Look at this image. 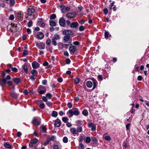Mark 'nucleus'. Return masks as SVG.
<instances>
[{"label": "nucleus", "mask_w": 149, "mask_h": 149, "mask_svg": "<svg viewBox=\"0 0 149 149\" xmlns=\"http://www.w3.org/2000/svg\"><path fill=\"white\" fill-rule=\"evenodd\" d=\"M41 128L42 131L44 132H45L46 131V129L45 127L44 126H41Z\"/></svg>", "instance_id": "obj_33"}, {"label": "nucleus", "mask_w": 149, "mask_h": 149, "mask_svg": "<svg viewBox=\"0 0 149 149\" xmlns=\"http://www.w3.org/2000/svg\"><path fill=\"white\" fill-rule=\"evenodd\" d=\"M71 132L73 134H77L78 133V131L75 128H72L70 130Z\"/></svg>", "instance_id": "obj_16"}, {"label": "nucleus", "mask_w": 149, "mask_h": 149, "mask_svg": "<svg viewBox=\"0 0 149 149\" xmlns=\"http://www.w3.org/2000/svg\"><path fill=\"white\" fill-rule=\"evenodd\" d=\"M70 10V8L68 7H65V12H68Z\"/></svg>", "instance_id": "obj_49"}, {"label": "nucleus", "mask_w": 149, "mask_h": 149, "mask_svg": "<svg viewBox=\"0 0 149 149\" xmlns=\"http://www.w3.org/2000/svg\"><path fill=\"white\" fill-rule=\"evenodd\" d=\"M35 10L34 8L30 7L29 8L28 10L27 14L29 16L31 15L32 14L35 12Z\"/></svg>", "instance_id": "obj_5"}, {"label": "nucleus", "mask_w": 149, "mask_h": 149, "mask_svg": "<svg viewBox=\"0 0 149 149\" xmlns=\"http://www.w3.org/2000/svg\"><path fill=\"white\" fill-rule=\"evenodd\" d=\"M82 128L81 127H77V131H78V132H81L82 131Z\"/></svg>", "instance_id": "obj_32"}, {"label": "nucleus", "mask_w": 149, "mask_h": 149, "mask_svg": "<svg viewBox=\"0 0 149 149\" xmlns=\"http://www.w3.org/2000/svg\"><path fill=\"white\" fill-rule=\"evenodd\" d=\"M85 138V137H84L83 136H80L79 137V142H81L83 141V140Z\"/></svg>", "instance_id": "obj_37"}, {"label": "nucleus", "mask_w": 149, "mask_h": 149, "mask_svg": "<svg viewBox=\"0 0 149 149\" xmlns=\"http://www.w3.org/2000/svg\"><path fill=\"white\" fill-rule=\"evenodd\" d=\"M10 2L11 5L12 6H13L14 4L15 3L14 0H10Z\"/></svg>", "instance_id": "obj_40"}, {"label": "nucleus", "mask_w": 149, "mask_h": 149, "mask_svg": "<svg viewBox=\"0 0 149 149\" xmlns=\"http://www.w3.org/2000/svg\"><path fill=\"white\" fill-rule=\"evenodd\" d=\"M79 26L78 23L77 22H72L70 24V27H71L77 28Z\"/></svg>", "instance_id": "obj_11"}, {"label": "nucleus", "mask_w": 149, "mask_h": 149, "mask_svg": "<svg viewBox=\"0 0 149 149\" xmlns=\"http://www.w3.org/2000/svg\"><path fill=\"white\" fill-rule=\"evenodd\" d=\"M67 33H68V34H67L68 36L72 35L73 34V32L70 30H68V31Z\"/></svg>", "instance_id": "obj_46"}, {"label": "nucleus", "mask_w": 149, "mask_h": 149, "mask_svg": "<svg viewBox=\"0 0 149 149\" xmlns=\"http://www.w3.org/2000/svg\"><path fill=\"white\" fill-rule=\"evenodd\" d=\"M61 124V121L59 119H57L55 120L54 123V125L55 126L58 127L60 126Z\"/></svg>", "instance_id": "obj_10"}, {"label": "nucleus", "mask_w": 149, "mask_h": 149, "mask_svg": "<svg viewBox=\"0 0 149 149\" xmlns=\"http://www.w3.org/2000/svg\"><path fill=\"white\" fill-rule=\"evenodd\" d=\"M36 46L40 49H44L45 48V45L43 44L42 42L38 43L37 42H36Z\"/></svg>", "instance_id": "obj_8"}, {"label": "nucleus", "mask_w": 149, "mask_h": 149, "mask_svg": "<svg viewBox=\"0 0 149 149\" xmlns=\"http://www.w3.org/2000/svg\"><path fill=\"white\" fill-rule=\"evenodd\" d=\"M96 130V126L95 125L91 127V130L93 131H95Z\"/></svg>", "instance_id": "obj_52"}, {"label": "nucleus", "mask_w": 149, "mask_h": 149, "mask_svg": "<svg viewBox=\"0 0 149 149\" xmlns=\"http://www.w3.org/2000/svg\"><path fill=\"white\" fill-rule=\"evenodd\" d=\"M91 139L92 141H93L95 143L96 141V139L94 137H91Z\"/></svg>", "instance_id": "obj_59"}, {"label": "nucleus", "mask_w": 149, "mask_h": 149, "mask_svg": "<svg viewBox=\"0 0 149 149\" xmlns=\"http://www.w3.org/2000/svg\"><path fill=\"white\" fill-rule=\"evenodd\" d=\"M33 24V22L32 21H29L27 23L28 26L29 27H30Z\"/></svg>", "instance_id": "obj_45"}, {"label": "nucleus", "mask_w": 149, "mask_h": 149, "mask_svg": "<svg viewBox=\"0 0 149 149\" xmlns=\"http://www.w3.org/2000/svg\"><path fill=\"white\" fill-rule=\"evenodd\" d=\"M70 62V60L69 58H67L66 60V63L67 64H69Z\"/></svg>", "instance_id": "obj_61"}, {"label": "nucleus", "mask_w": 149, "mask_h": 149, "mask_svg": "<svg viewBox=\"0 0 149 149\" xmlns=\"http://www.w3.org/2000/svg\"><path fill=\"white\" fill-rule=\"evenodd\" d=\"M61 38L60 36L56 33L54 34V36L52 38V44L54 46H56L57 45V43L56 40H59Z\"/></svg>", "instance_id": "obj_2"}, {"label": "nucleus", "mask_w": 149, "mask_h": 149, "mask_svg": "<svg viewBox=\"0 0 149 149\" xmlns=\"http://www.w3.org/2000/svg\"><path fill=\"white\" fill-rule=\"evenodd\" d=\"M70 39V37L69 36L66 35L64 37L63 40L65 41L69 40Z\"/></svg>", "instance_id": "obj_22"}, {"label": "nucleus", "mask_w": 149, "mask_h": 149, "mask_svg": "<svg viewBox=\"0 0 149 149\" xmlns=\"http://www.w3.org/2000/svg\"><path fill=\"white\" fill-rule=\"evenodd\" d=\"M28 54V51L27 50H25L24 51L23 53V55H27Z\"/></svg>", "instance_id": "obj_44"}, {"label": "nucleus", "mask_w": 149, "mask_h": 149, "mask_svg": "<svg viewBox=\"0 0 149 149\" xmlns=\"http://www.w3.org/2000/svg\"><path fill=\"white\" fill-rule=\"evenodd\" d=\"M39 107L41 109H43L44 108L45 104L43 103H42L39 105Z\"/></svg>", "instance_id": "obj_58"}, {"label": "nucleus", "mask_w": 149, "mask_h": 149, "mask_svg": "<svg viewBox=\"0 0 149 149\" xmlns=\"http://www.w3.org/2000/svg\"><path fill=\"white\" fill-rule=\"evenodd\" d=\"M63 141L64 143H67L68 142V138L66 136L64 137L63 138Z\"/></svg>", "instance_id": "obj_31"}, {"label": "nucleus", "mask_w": 149, "mask_h": 149, "mask_svg": "<svg viewBox=\"0 0 149 149\" xmlns=\"http://www.w3.org/2000/svg\"><path fill=\"white\" fill-rule=\"evenodd\" d=\"M98 79L99 81H102V75H100L97 76Z\"/></svg>", "instance_id": "obj_42"}, {"label": "nucleus", "mask_w": 149, "mask_h": 149, "mask_svg": "<svg viewBox=\"0 0 149 149\" xmlns=\"http://www.w3.org/2000/svg\"><path fill=\"white\" fill-rule=\"evenodd\" d=\"M4 145L5 147L7 148H11V146L7 143H4Z\"/></svg>", "instance_id": "obj_24"}, {"label": "nucleus", "mask_w": 149, "mask_h": 149, "mask_svg": "<svg viewBox=\"0 0 149 149\" xmlns=\"http://www.w3.org/2000/svg\"><path fill=\"white\" fill-rule=\"evenodd\" d=\"M79 29L80 31H83L84 30V27L83 26H81L79 27Z\"/></svg>", "instance_id": "obj_47"}, {"label": "nucleus", "mask_w": 149, "mask_h": 149, "mask_svg": "<svg viewBox=\"0 0 149 149\" xmlns=\"http://www.w3.org/2000/svg\"><path fill=\"white\" fill-rule=\"evenodd\" d=\"M13 81L15 84H18L21 82V79L20 78H15L13 79Z\"/></svg>", "instance_id": "obj_17"}, {"label": "nucleus", "mask_w": 149, "mask_h": 149, "mask_svg": "<svg viewBox=\"0 0 149 149\" xmlns=\"http://www.w3.org/2000/svg\"><path fill=\"white\" fill-rule=\"evenodd\" d=\"M50 141V140L49 139H48L47 140V141L44 143V145L45 146L48 144Z\"/></svg>", "instance_id": "obj_53"}, {"label": "nucleus", "mask_w": 149, "mask_h": 149, "mask_svg": "<svg viewBox=\"0 0 149 149\" xmlns=\"http://www.w3.org/2000/svg\"><path fill=\"white\" fill-rule=\"evenodd\" d=\"M58 115V113L57 111H53L52 112V116L53 117H56Z\"/></svg>", "instance_id": "obj_23"}, {"label": "nucleus", "mask_w": 149, "mask_h": 149, "mask_svg": "<svg viewBox=\"0 0 149 149\" xmlns=\"http://www.w3.org/2000/svg\"><path fill=\"white\" fill-rule=\"evenodd\" d=\"M32 123L34 125H40V122L38 120L36 117H34L32 120Z\"/></svg>", "instance_id": "obj_7"}, {"label": "nucleus", "mask_w": 149, "mask_h": 149, "mask_svg": "<svg viewBox=\"0 0 149 149\" xmlns=\"http://www.w3.org/2000/svg\"><path fill=\"white\" fill-rule=\"evenodd\" d=\"M49 24L51 26H53L56 25V23L54 21H49Z\"/></svg>", "instance_id": "obj_25"}, {"label": "nucleus", "mask_w": 149, "mask_h": 149, "mask_svg": "<svg viewBox=\"0 0 149 149\" xmlns=\"http://www.w3.org/2000/svg\"><path fill=\"white\" fill-rule=\"evenodd\" d=\"M6 79L5 78H3L0 80V85L2 86L5 84L6 82Z\"/></svg>", "instance_id": "obj_15"}, {"label": "nucleus", "mask_w": 149, "mask_h": 149, "mask_svg": "<svg viewBox=\"0 0 149 149\" xmlns=\"http://www.w3.org/2000/svg\"><path fill=\"white\" fill-rule=\"evenodd\" d=\"M73 111L72 110H70L68 111L69 114H70L69 115V117H72L73 115L75 116H78L79 114V112L78 109L74 108L72 109Z\"/></svg>", "instance_id": "obj_1"}, {"label": "nucleus", "mask_w": 149, "mask_h": 149, "mask_svg": "<svg viewBox=\"0 0 149 149\" xmlns=\"http://www.w3.org/2000/svg\"><path fill=\"white\" fill-rule=\"evenodd\" d=\"M67 106L69 108H71L72 107V104L71 103L68 102L67 104Z\"/></svg>", "instance_id": "obj_50"}, {"label": "nucleus", "mask_w": 149, "mask_h": 149, "mask_svg": "<svg viewBox=\"0 0 149 149\" xmlns=\"http://www.w3.org/2000/svg\"><path fill=\"white\" fill-rule=\"evenodd\" d=\"M37 38L39 39H42L44 37V35L41 32H38L36 34Z\"/></svg>", "instance_id": "obj_9"}, {"label": "nucleus", "mask_w": 149, "mask_h": 149, "mask_svg": "<svg viewBox=\"0 0 149 149\" xmlns=\"http://www.w3.org/2000/svg\"><path fill=\"white\" fill-rule=\"evenodd\" d=\"M58 81L59 82L61 83L63 81V79L61 77H58L57 79Z\"/></svg>", "instance_id": "obj_62"}, {"label": "nucleus", "mask_w": 149, "mask_h": 149, "mask_svg": "<svg viewBox=\"0 0 149 149\" xmlns=\"http://www.w3.org/2000/svg\"><path fill=\"white\" fill-rule=\"evenodd\" d=\"M79 79L78 78H76L74 79V83L75 84H77L79 83Z\"/></svg>", "instance_id": "obj_27"}, {"label": "nucleus", "mask_w": 149, "mask_h": 149, "mask_svg": "<svg viewBox=\"0 0 149 149\" xmlns=\"http://www.w3.org/2000/svg\"><path fill=\"white\" fill-rule=\"evenodd\" d=\"M103 12L105 15L107 14L108 13V10L107 9V8H105L103 10Z\"/></svg>", "instance_id": "obj_54"}, {"label": "nucleus", "mask_w": 149, "mask_h": 149, "mask_svg": "<svg viewBox=\"0 0 149 149\" xmlns=\"http://www.w3.org/2000/svg\"><path fill=\"white\" fill-rule=\"evenodd\" d=\"M80 42L77 41H76L73 42V44L76 45H79Z\"/></svg>", "instance_id": "obj_57"}, {"label": "nucleus", "mask_w": 149, "mask_h": 149, "mask_svg": "<svg viewBox=\"0 0 149 149\" xmlns=\"http://www.w3.org/2000/svg\"><path fill=\"white\" fill-rule=\"evenodd\" d=\"M76 47L72 45L69 47V50L71 53H74L75 52Z\"/></svg>", "instance_id": "obj_13"}, {"label": "nucleus", "mask_w": 149, "mask_h": 149, "mask_svg": "<svg viewBox=\"0 0 149 149\" xmlns=\"http://www.w3.org/2000/svg\"><path fill=\"white\" fill-rule=\"evenodd\" d=\"M51 41L49 38H48L46 42V43L47 45H49L51 43Z\"/></svg>", "instance_id": "obj_43"}, {"label": "nucleus", "mask_w": 149, "mask_h": 149, "mask_svg": "<svg viewBox=\"0 0 149 149\" xmlns=\"http://www.w3.org/2000/svg\"><path fill=\"white\" fill-rule=\"evenodd\" d=\"M22 67L25 72L27 73L28 72V69L27 65L24 64L22 65Z\"/></svg>", "instance_id": "obj_20"}, {"label": "nucleus", "mask_w": 149, "mask_h": 149, "mask_svg": "<svg viewBox=\"0 0 149 149\" xmlns=\"http://www.w3.org/2000/svg\"><path fill=\"white\" fill-rule=\"evenodd\" d=\"M84 146L82 143H80L79 145V149H84Z\"/></svg>", "instance_id": "obj_38"}, {"label": "nucleus", "mask_w": 149, "mask_h": 149, "mask_svg": "<svg viewBox=\"0 0 149 149\" xmlns=\"http://www.w3.org/2000/svg\"><path fill=\"white\" fill-rule=\"evenodd\" d=\"M14 16L13 15H11L9 17V19L11 20H13L14 19Z\"/></svg>", "instance_id": "obj_64"}, {"label": "nucleus", "mask_w": 149, "mask_h": 149, "mask_svg": "<svg viewBox=\"0 0 149 149\" xmlns=\"http://www.w3.org/2000/svg\"><path fill=\"white\" fill-rule=\"evenodd\" d=\"M51 94L49 93H47L46 94V97L49 99H50L52 97Z\"/></svg>", "instance_id": "obj_41"}, {"label": "nucleus", "mask_w": 149, "mask_h": 149, "mask_svg": "<svg viewBox=\"0 0 149 149\" xmlns=\"http://www.w3.org/2000/svg\"><path fill=\"white\" fill-rule=\"evenodd\" d=\"M56 17V16L55 14H53L50 17V18L51 19H54Z\"/></svg>", "instance_id": "obj_35"}, {"label": "nucleus", "mask_w": 149, "mask_h": 149, "mask_svg": "<svg viewBox=\"0 0 149 149\" xmlns=\"http://www.w3.org/2000/svg\"><path fill=\"white\" fill-rule=\"evenodd\" d=\"M6 79L5 78H3L0 80V85L2 86L5 84L6 82Z\"/></svg>", "instance_id": "obj_14"}, {"label": "nucleus", "mask_w": 149, "mask_h": 149, "mask_svg": "<svg viewBox=\"0 0 149 149\" xmlns=\"http://www.w3.org/2000/svg\"><path fill=\"white\" fill-rule=\"evenodd\" d=\"M82 114L85 116H87L88 115V112L87 110L85 109L83 110L82 112Z\"/></svg>", "instance_id": "obj_21"}, {"label": "nucleus", "mask_w": 149, "mask_h": 149, "mask_svg": "<svg viewBox=\"0 0 149 149\" xmlns=\"http://www.w3.org/2000/svg\"><path fill=\"white\" fill-rule=\"evenodd\" d=\"M142 77L141 76H139L137 77V79L138 81H141L142 79Z\"/></svg>", "instance_id": "obj_63"}, {"label": "nucleus", "mask_w": 149, "mask_h": 149, "mask_svg": "<svg viewBox=\"0 0 149 149\" xmlns=\"http://www.w3.org/2000/svg\"><path fill=\"white\" fill-rule=\"evenodd\" d=\"M59 23L61 26H63L65 24V21L64 19L61 18L59 19Z\"/></svg>", "instance_id": "obj_12"}, {"label": "nucleus", "mask_w": 149, "mask_h": 149, "mask_svg": "<svg viewBox=\"0 0 149 149\" xmlns=\"http://www.w3.org/2000/svg\"><path fill=\"white\" fill-rule=\"evenodd\" d=\"M95 125L93 123H89L88 124V127H92L94 126Z\"/></svg>", "instance_id": "obj_48"}, {"label": "nucleus", "mask_w": 149, "mask_h": 149, "mask_svg": "<svg viewBox=\"0 0 149 149\" xmlns=\"http://www.w3.org/2000/svg\"><path fill=\"white\" fill-rule=\"evenodd\" d=\"M91 140L90 137H88L86 139L85 142L86 143H89L91 141Z\"/></svg>", "instance_id": "obj_30"}, {"label": "nucleus", "mask_w": 149, "mask_h": 149, "mask_svg": "<svg viewBox=\"0 0 149 149\" xmlns=\"http://www.w3.org/2000/svg\"><path fill=\"white\" fill-rule=\"evenodd\" d=\"M38 91L40 94H42L46 92V88L44 86H39L38 88Z\"/></svg>", "instance_id": "obj_4"}, {"label": "nucleus", "mask_w": 149, "mask_h": 149, "mask_svg": "<svg viewBox=\"0 0 149 149\" xmlns=\"http://www.w3.org/2000/svg\"><path fill=\"white\" fill-rule=\"evenodd\" d=\"M78 15V13H76L71 12L69 13L66 15V16L70 19L75 17Z\"/></svg>", "instance_id": "obj_3"}, {"label": "nucleus", "mask_w": 149, "mask_h": 149, "mask_svg": "<svg viewBox=\"0 0 149 149\" xmlns=\"http://www.w3.org/2000/svg\"><path fill=\"white\" fill-rule=\"evenodd\" d=\"M47 83V80L46 79L43 80L42 81V84L43 85H45Z\"/></svg>", "instance_id": "obj_56"}, {"label": "nucleus", "mask_w": 149, "mask_h": 149, "mask_svg": "<svg viewBox=\"0 0 149 149\" xmlns=\"http://www.w3.org/2000/svg\"><path fill=\"white\" fill-rule=\"evenodd\" d=\"M109 36V34L108 32L105 31L104 33V36L105 38L106 39H108ZM111 36V35H109V37Z\"/></svg>", "instance_id": "obj_26"}, {"label": "nucleus", "mask_w": 149, "mask_h": 149, "mask_svg": "<svg viewBox=\"0 0 149 149\" xmlns=\"http://www.w3.org/2000/svg\"><path fill=\"white\" fill-rule=\"evenodd\" d=\"M38 140L36 139H34L31 141V142L33 144H35L38 141Z\"/></svg>", "instance_id": "obj_29"}, {"label": "nucleus", "mask_w": 149, "mask_h": 149, "mask_svg": "<svg viewBox=\"0 0 149 149\" xmlns=\"http://www.w3.org/2000/svg\"><path fill=\"white\" fill-rule=\"evenodd\" d=\"M68 30H65L63 31L62 32L63 33L64 35H67V34H68Z\"/></svg>", "instance_id": "obj_60"}, {"label": "nucleus", "mask_w": 149, "mask_h": 149, "mask_svg": "<svg viewBox=\"0 0 149 149\" xmlns=\"http://www.w3.org/2000/svg\"><path fill=\"white\" fill-rule=\"evenodd\" d=\"M46 104L49 107L52 108V103L50 102L49 101H46Z\"/></svg>", "instance_id": "obj_28"}, {"label": "nucleus", "mask_w": 149, "mask_h": 149, "mask_svg": "<svg viewBox=\"0 0 149 149\" xmlns=\"http://www.w3.org/2000/svg\"><path fill=\"white\" fill-rule=\"evenodd\" d=\"M68 119L67 117H63L62 118V120L65 123L67 121H68Z\"/></svg>", "instance_id": "obj_36"}, {"label": "nucleus", "mask_w": 149, "mask_h": 149, "mask_svg": "<svg viewBox=\"0 0 149 149\" xmlns=\"http://www.w3.org/2000/svg\"><path fill=\"white\" fill-rule=\"evenodd\" d=\"M32 67L34 69H37L40 66V64L36 61H33L32 63Z\"/></svg>", "instance_id": "obj_6"}, {"label": "nucleus", "mask_w": 149, "mask_h": 149, "mask_svg": "<svg viewBox=\"0 0 149 149\" xmlns=\"http://www.w3.org/2000/svg\"><path fill=\"white\" fill-rule=\"evenodd\" d=\"M86 84L87 86L89 88L91 87L93 85L92 82L90 81H87Z\"/></svg>", "instance_id": "obj_19"}, {"label": "nucleus", "mask_w": 149, "mask_h": 149, "mask_svg": "<svg viewBox=\"0 0 149 149\" xmlns=\"http://www.w3.org/2000/svg\"><path fill=\"white\" fill-rule=\"evenodd\" d=\"M104 139L105 140L108 141H110L111 140V138L109 136H105Z\"/></svg>", "instance_id": "obj_39"}, {"label": "nucleus", "mask_w": 149, "mask_h": 149, "mask_svg": "<svg viewBox=\"0 0 149 149\" xmlns=\"http://www.w3.org/2000/svg\"><path fill=\"white\" fill-rule=\"evenodd\" d=\"M93 80H94V81H93V89H94L96 87V82L95 81V79H93Z\"/></svg>", "instance_id": "obj_55"}, {"label": "nucleus", "mask_w": 149, "mask_h": 149, "mask_svg": "<svg viewBox=\"0 0 149 149\" xmlns=\"http://www.w3.org/2000/svg\"><path fill=\"white\" fill-rule=\"evenodd\" d=\"M31 73L34 76H36L38 74V72L36 70L33 69L31 71Z\"/></svg>", "instance_id": "obj_18"}, {"label": "nucleus", "mask_w": 149, "mask_h": 149, "mask_svg": "<svg viewBox=\"0 0 149 149\" xmlns=\"http://www.w3.org/2000/svg\"><path fill=\"white\" fill-rule=\"evenodd\" d=\"M11 96L14 98H16L17 97V95L14 93H11L10 94Z\"/></svg>", "instance_id": "obj_34"}, {"label": "nucleus", "mask_w": 149, "mask_h": 149, "mask_svg": "<svg viewBox=\"0 0 149 149\" xmlns=\"http://www.w3.org/2000/svg\"><path fill=\"white\" fill-rule=\"evenodd\" d=\"M53 149H59L58 146L57 145L54 144L53 146Z\"/></svg>", "instance_id": "obj_51"}]
</instances>
